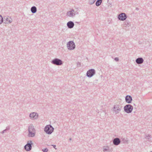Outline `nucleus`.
<instances>
[{
	"mask_svg": "<svg viewBox=\"0 0 152 152\" xmlns=\"http://www.w3.org/2000/svg\"><path fill=\"white\" fill-rule=\"evenodd\" d=\"M38 113L35 112L31 113L29 115V117L32 119H37L38 118Z\"/></svg>",
	"mask_w": 152,
	"mask_h": 152,
	"instance_id": "nucleus-9",
	"label": "nucleus"
},
{
	"mask_svg": "<svg viewBox=\"0 0 152 152\" xmlns=\"http://www.w3.org/2000/svg\"><path fill=\"white\" fill-rule=\"evenodd\" d=\"M75 23H79V22H76Z\"/></svg>",
	"mask_w": 152,
	"mask_h": 152,
	"instance_id": "nucleus-35",
	"label": "nucleus"
},
{
	"mask_svg": "<svg viewBox=\"0 0 152 152\" xmlns=\"http://www.w3.org/2000/svg\"><path fill=\"white\" fill-rule=\"evenodd\" d=\"M136 10H138L139 9L137 7L136 8Z\"/></svg>",
	"mask_w": 152,
	"mask_h": 152,
	"instance_id": "nucleus-34",
	"label": "nucleus"
},
{
	"mask_svg": "<svg viewBox=\"0 0 152 152\" xmlns=\"http://www.w3.org/2000/svg\"><path fill=\"white\" fill-rule=\"evenodd\" d=\"M74 13H75V16L76 15L78 14V12L76 11H75V12H74Z\"/></svg>",
	"mask_w": 152,
	"mask_h": 152,
	"instance_id": "nucleus-31",
	"label": "nucleus"
},
{
	"mask_svg": "<svg viewBox=\"0 0 152 152\" xmlns=\"http://www.w3.org/2000/svg\"><path fill=\"white\" fill-rule=\"evenodd\" d=\"M133 107L130 104L126 105L124 107V111L128 113H131L133 109Z\"/></svg>",
	"mask_w": 152,
	"mask_h": 152,
	"instance_id": "nucleus-3",
	"label": "nucleus"
},
{
	"mask_svg": "<svg viewBox=\"0 0 152 152\" xmlns=\"http://www.w3.org/2000/svg\"><path fill=\"white\" fill-rule=\"evenodd\" d=\"M3 18L2 16L0 15V24L3 22Z\"/></svg>",
	"mask_w": 152,
	"mask_h": 152,
	"instance_id": "nucleus-24",
	"label": "nucleus"
},
{
	"mask_svg": "<svg viewBox=\"0 0 152 152\" xmlns=\"http://www.w3.org/2000/svg\"><path fill=\"white\" fill-rule=\"evenodd\" d=\"M10 129V126H7L6 128V129H5L7 131H8Z\"/></svg>",
	"mask_w": 152,
	"mask_h": 152,
	"instance_id": "nucleus-27",
	"label": "nucleus"
},
{
	"mask_svg": "<svg viewBox=\"0 0 152 152\" xmlns=\"http://www.w3.org/2000/svg\"><path fill=\"white\" fill-rule=\"evenodd\" d=\"M152 152V151H151V152Z\"/></svg>",
	"mask_w": 152,
	"mask_h": 152,
	"instance_id": "nucleus-38",
	"label": "nucleus"
},
{
	"mask_svg": "<svg viewBox=\"0 0 152 152\" xmlns=\"http://www.w3.org/2000/svg\"><path fill=\"white\" fill-rule=\"evenodd\" d=\"M124 24L126 26H129V22L128 21H127V20H126L124 22Z\"/></svg>",
	"mask_w": 152,
	"mask_h": 152,
	"instance_id": "nucleus-23",
	"label": "nucleus"
},
{
	"mask_svg": "<svg viewBox=\"0 0 152 152\" xmlns=\"http://www.w3.org/2000/svg\"><path fill=\"white\" fill-rule=\"evenodd\" d=\"M102 2V0H97L96 1L95 4L96 6H99Z\"/></svg>",
	"mask_w": 152,
	"mask_h": 152,
	"instance_id": "nucleus-19",
	"label": "nucleus"
},
{
	"mask_svg": "<svg viewBox=\"0 0 152 152\" xmlns=\"http://www.w3.org/2000/svg\"><path fill=\"white\" fill-rule=\"evenodd\" d=\"M145 137L146 139L149 140H150V138H151V135H150L149 134H148V135H146Z\"/></svg>",
	"mask_w": 152,
	"mask_h": 152,
	"instance_id": "nucleus-22",
	"label": "nucleus"
},
{
	"mask_svg": "<svg viewBox=\"0 0 152 152\" xmlns=\"http://www.w3.org/2000/svg\"><path fill=\"white\" fill-rule=\"evenodd\" d=\"M66 15L71 17H73L75 16V13L72 11H69L66 13Z\"/></svg>",
	"mask_w": 152,
	"mask_h": 152,
	"instance_id": "nucleus-16",
	"label": "nucleus"
},
{
	"mask_svg": "<svg viewBox=\"0 0 152 152\" xmlns=\"http://www.w3.org/2000/svg\"><path fill=\"white\" fill-rule=\"evenodd\" d=\"M132 98L130 95H127L125 97L126 101L128 103H131L132 102Z\"/></svg>",
	"mask_w": 152,
	"mask_h": 152,
	"instance_id": "nucleus-11",
	"label": "nucleus"
},
{
	"mask_svg": "<svg viewBox=\"0 0 152 152\" xmlns=\"http://www.w3.org/2000/svg\"><path fill=\"white\" fill-rule=\"evenodd\" d=\"M113 142L114 145H117L120 143L121 141L119 138L117 137L114 138L113 140Z\"/></svg>",
	"mask_w": 152,
	"mask_h": 152,
	"instance_id": "nucleus-10",
	"label": "nucleus"
},
{
	"mask_svg": "<svg viewBox=\"0 0 152 152\" xmlns=\"http://www.w3.org/2000/svg\"><path fill=\"white\" fill-rule=\"evenodd\" d=\"M29 134H28V136L29 137H32L34 136L35 135V132L33 131H28Z\"/></svg>",
	"mask_w": 152,
	"mask_h": 152,
	"instance_id": "nucleus-18",
	"label": "nucleus"
},
{
	"mask_svg": "<svg viewBox=\"0 0 152 152\" xmlns=\"http://www.w3.org/2000/svg\"><path fill=\"white\" fill-rule=\"evenodd\" d=\"M54 128L50 125H46L44 128V131L46 134H50L53 132Z\"/></svg>",
	"mask_w": 152,
	"mask_h": 152,
	"instance_id": "nucleus-1",
	"label": "nucleus"
},
{
	"mask_svg": "<svg viewBox=\"0 0 152 152\" xmlns=\"http://www.w3.org/2000/svg\"><path fill=\"white\" fill-rule=\"evenodd\" d=\"M122 140L124 143H128L129 141L127 140V138H122Z\"/></svg>",
	"mask_w": 152,
	"mask_h": 152,
	"instance_id": "nucleus-20",
	"label": "nucleus"
},
{
	"mask_svg": "<svg viewBox=\"0 0 152 152\" xmlns=\"http://www.w3.org/2000/svg\"><path fill=\"white\" fill-rule=\"evenodd\" d=\"M42 151L44 152H47L48 151V149L47 148H45L44 149H43Z\"/></svg>",
	"mask_w": 152,
	"mask_h": 152,
	"instance_id": "nucleus-25",
	"label": "nucleus"
},
{
	"mask_svg": "<svg viewBox=\"0 0 152 152\" xmlns=\"http://www.w3.org/2000/svg\"><path fill=\"white\" fill-rule=\"evenodd\" d=\"M67 26L69 28H72L74 26V22L72 21H69L67 22Z\"/></svg>",
	"mask_w": 152,
	"mask_h": 152,
	"instance_id": "nucleus-13",
	"label": "nucleus"
},
{
	"mask_svg": "<svg viewBox=\"0 0 152 152\" xmlns=\"http://www.w3.org/2000/svg\"><path fill=\"white\" fill-rule=\"evenodd\" d=\"M70 11H72V12H75V11L74 9H72Z\"/></svg>",
	"mask_w": 152,
	"mask_h": 152,
	"instance_id": "nucleus-32",
	"label": "nucleus"
},
{
	"mask_svg": "<svg viewBox=\"0 0 152 152\" xmlns=\"http://www.w3.org/2000/svg\"><path fill=\"white\" fill-rule=\"evenodd\" d=\"M77 66L80 67L81 66V63L79 62H77Z\"/></svg>",
	"mask_w": 152,
	"mask_h": 152,
	"instance_id": "nucleus-26",
	"label": "nucleus"
},
{
	"mask_svg": "<svg viewBox=\"0 0 152 152\" xmlns=\"http://www.w3.org/2000/svg\"><path fill=\"white\" fill-rule=\"evenodd\" d=\"M51 62L52 64L57 66H61L63 64V62L61 60L56 58L53 59Z\"/></svg>",
	"mask_w": 152,
	"mask_h": 152,
	"instance_id": "nucleus-2",
	"label": "nucleus"
},
{
	"mask_svg": "<svg viewBox=\"0 0 152 152\" xmlns=\"http://www.w3.org/2000/svg\"><path fill=\"white\" fill-rule=\"evenodd\" d=\"M6 131H7L5 129H4L2 131V132H1V133L3 134L4 132H6Z\"/></svg>",
	"mask_w": 152,
	"mask_h": 152,
	"instance_id": "nucleus-30",
	"label": "nucleus"
},
{
	"mask_svg": "<svg viewBox=\"0 0 152 152\" xmlns=\"http://www.w3.org/2000/svg\"><path fill=\"white\" fill-rule=\"evenodd\" d=\"M69 140H71V138H70L69 139Z\"/></svg>",
	"mask_w": 152,
	"mask_h": 152,
	"instance_id": "nucleus-36",
	"label": "nucleus"
},
{
	"mask_svg": "<svg viewBox=\"0 0 152 152\" xmlns=\"http://www.w3.org/2000/svg\"><path fill=\"white\" fill-rule=\"evenodd\" d=\"M96 73V71L94 69H89L86 73V76L89 77H91Z\"/></svg>",
	"mask_w": 152,
	"mask_h": 152,
	"instance_id": "nucleus-6",
	"label": "nucleus"
},
{
	"mask_svg": "<svg viewBox=\"0 0 152 152\" xmlns=\"http://www.w3.org/2000/svg\"><path fill=\"white\" fill-rule=\"evenodd\" d=\"M114 60L117 61H118L119 59L118 57H115L114 58Z\"/></svg>",
	"mask_w": 152,
	"mask_h": 152,
	"instance_id": "nucleus-28",
	"label": "nucleus"
},
{
	"mask_svg": "<svg viewBox=\"0 0 152 152\" xmlns=\"http://www.w3.org/2000/svg\"><path fill=\"white\" fill-rule=\"evenodd\" d=\"M28 131H33L34 132H35V130L34 128V126L33 125V124H31L29 126H28Z\"/></svg>",
	"mask_w": 152,
	"mask_h": 152,
	"instance_id": "nucleus-15",
	"label": "nucleus"
},
{
	"mask_svg": "<svg viewBox=\"0 0 152 152\" xmlns=\"http://www.w3.org/2000/svg\"><path fill=\"white\" fill-rule=\"evenodd\" d=\"M122 107L120 105L116 104L114 106V111L115 112V113L117 114L118 113L121 111Z\"/></svg>",
	"mask_w": 152,
	"mask_h": 152,
	"instance_id": "nucleus-7",
	"label": "nucleus"
},
{
	"mask_svg": "<svg viewBox=\"0 0 152 152\" xmlns=\"http://www.w3.org/2000/svg\"><path fill=\"white\" fill-rule=\"evenodd\" d=\"M127 18L126 15L124 13H121L118 15V19L119 20L124 21Z\"/></svg>",
	"mask_w": 152,
	"mask_h": 152,
	"instance_id": "nucleus-8",
	"label": "nucleus"
},
{
	"mask_svg": "<svg viewBox=\"0 0 152 152\" xmlns=\"http://www.w3.org/2000/svg\"><path fill=\"white\" fill-rule=\"evenodd\" d=\"M3 20V22L5 23H10L12 22V19H11L10 20H8V18L6 16H5L4 17Z\"/></svg>",
	"mask_w": 152,
	"mask_h": 152,
	"instance_id": "nucleus-12",
	"label": "nucleus"
},
{
	"mask_svg": "<svg viewBox=\"0 0 152 152\" xmlns=\"http://www.w3.org/2000/svg\"><path fill=\"white\" fill-rule=\"evenodd\" d=\"M31 11L32 13H35L37 11V8L35 6H32L31 8Z\"/></svg>",
	"mask_w": 152,
	"mask_h": 152,
	"instance_id": "nucleus-17",
	"label": "nucleus"
},
{
	"mask_svg": "<svg viewBox=\"0 0 152 152\" xmlns=\"http://www.w3.org/2000/svg\"><path fill=\"white\" fill-rule=\"evenodd\" d=\"M68 49L69 50H73L75 47V45L73 41H70L68 42L67 44Z\"/></svg>",
	"mask_w": 152,
	"mask_h": 152,
	"instance_id": "nucleus-4",
	"label": "nucleus"
},
{
	"mask_svg": "<svg viewBox=\"0 0 152 152\" xmlns=\"http://www.w3.org/2000/svg\"><path fill=\"white\" fill-rule=\"evenodd\" d=\"M52 146H53V147L54 148H55L56 149V148H55V147H56V145H52Z\"/></svg>",
	"mask_w": 152,
	"mask_h": 152,
	"instance_id": "nucleus-33",
	"label": "nucleus"
},
{
	"mask_svg": "<svg viewBox=\"0 0 152 152\" xmlns=\"http://www.w3.org/2000/svg\"><path fill=\"white\" fill-rule=\"evenodd\" d=\"M108 147H107V148H104L103 151H107L108 150Z\"/></svg>",
	"mask_w": 152,
	"mask_h": 152,
	"instance_id": "nucleus-29",
	"label": "nucleus"
},
{
	"mask_svg": "<svg viewBox=\"0 0 152 152\" xmlns=\"http://www.w3.org/2000/svg\"><path fill=\"white\" fill-rule=\"evenodd\" d=\"M135 61L137 64H141L143 62L144 60L142 58L139 57L137 58Z\"/></svg>",
	"mask_w": 152,
	"mask_h": 152,
	"instance_id": "nucleus-14",
	"label": "nucleus"
},
{
	"mask_svg": "<svg viewBox=\"0 0 152 152\" xmlns=\"http://www.w3.org/2000/svg\"><path fill=\"white\" fill-rule=\"evenodd\" d=\"M32 144H33V143L31 141L29 140L28 141L27 144L24 146L25 149L27 151H30L31 149L32 145Z\"/></svg>",
	"mask_w": 152,
	"mask_h": 152,
	"instance_id": "nucleus-5",
	"label": "nucleus"
},
{
	"mask_svg": "<svg viewBox=\"0 0 152 152\" xmlns=\"http://www.w3.org/2000/svg\"><path fill=\"white\" fill-rule=\"evenodd\" d=\"M134 105H135V104H134Z\"/></svg>",
	"mask_w": 152,
	"mask_h": 152,
	"instance_id": "nucleus-37",
	"label": "nucleus"
},
{
	"mask_svg": "<svg viewBox=\"0 0 152 152\" xmlns=\"http://www.w3.org/2000/svg\"><path fill=\"white\" fill-rule=\"evenodd\" d=\"M96 0H89V3L91 5L94 4Z\"/></svg>",
	"mask_w": 152,
	"mask_h": 152,
	"instance_id": "nucleus-21",
	"label": "nucleus"
}]
</instances>
